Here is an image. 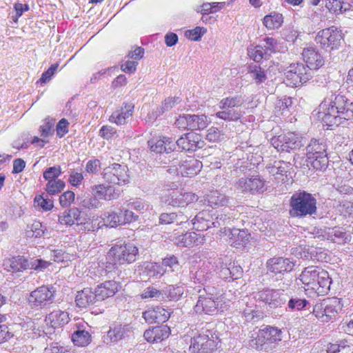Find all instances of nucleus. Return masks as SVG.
Wrapping results in <instances>:
<instances>
[{
  "instance_id": "1",
  "label": "nucleus",
  "mask_w": 353,
  "mask_h": 353,
  "mask_svg": "<svg viewBox=\"0 0 353 353\" xmlns=\"http://www.w3.org/2000/svg\"><path fill=\"white\" fill-rule=\"evenodd\" d=\"M319 117L332 130L353 118V103L341 93H331L319 105Z\"/></svg>"
},
{
  "instance_id": "2",
  "label": "nucleus",
  "mask_w": 353,
  "mask_h": 353,
  "mask_svg": "<svg viewBox=\"0 0 353 353\" xmlns=\"http://www.w3.org/2000/svg\"><path fill=\"white\" fill-rule=\"evenodd\" d=\"M305 291L318 296L329 292L332 283L329 273L318 266H308L303 269L299 276Z\"/></svg>"
},
{
  "instance_id": "3",
  "label": "nucleus",
  "mask_w": 353,
  "mask_h": 353,
  "mask_svg": "<svg viewBox=\"0 0 353 353\" xmlns=\"http://www.w3.org/2000/svg\"><path fill=\"white\" fill-rule=\"evenodd\" d=\"M139 254L138 248L132 243H117L109 250L106 259L105 272H110L117 265L132 263Z\"/></svg>"
},
{
  "instance_id": "4",
  "label": "nucleus",
  "mask_w": 353,
  "mask_h": 353,
  "mask_svg": "<svg viewBox=\"0 0 353 353\" xmlns=\"http://www.w3.org/2000/svg\"><path fill=\"white\" fill-rule=\"evenodd\" d=\"M317 200L314 195L305 190L294 192L290 199L289 214L293 218L313 216L317 213Z\"/></svg>"
},
{
  "instance_id": "5",
  "label": "nucleus",
  "mask_w": 353,
  "mask_h": 353,
  "mask_svg": "<svg viewBox=\"0 0 353 353\" xmlns=\"http://www.w3.org/2000/svg\"><path fill=\"white\" fill-rule=\"evenodd\" d=\"M212 269L213 267L210 263H203L198 270H190L189 277L194 283L203 286V292L201 290H199L200 294L220 301L221 296L220 289L211 285L212 283L217 282L216 277L212 271Z\"/></svg>"
},
{
  "instance_id": "6",
  "label": "nucleus",
  "mask_w": 353,
  "mask_h": 353,
  "mask_svg": "<svg viewBox=\"0 0 353 353\" xmlns=\"http://www.w3.org/2000/svg\"><path fill=\"white\" fill-rule=\"evenodd\" d=\"M203 263H210L213 267L212 272L216 277L225 281H232L241 277L243 269L240 265L232 264L231 259L228 256L221 255Z\"/></svg>"
},
{
  "instance_id": "7",
  "label": "nucleus",
  "mask_w": 353,
  "mask_h": 353,
  "mask_svg": "<svg viewBox=\"0 0 353 353\" xmlns=\"http://www.w3.org/2000/svg\"><path fill=\"white\" fill-rule=\"evenodd\" d=\"M307 164L316 170H324L328 165L327 145L323 140L312 139L305 148Z\"/></svg>"
},
{
  "instance_id": "8",
  "label": "nucleus",
  "mask_w": 353,
  "mask_h": 353,
  "mask_svg": "<svg viewBox=\"0 0 353 353\" xmlns=\"http://www.w3.org/2000/svg\"><path fill=\"white\" fill-rule=\"evenodd\" d=\"M151 150L156 153V165L170 164L172 157L178 154L172 153L175 149V142L167 137L152 138L148 141Z\"/></svg>"
},
{
  "instance_id": "9",
  "label": "nucleus",
  "mask_w": 353,
  "mask_h": 353,
  "mask_svg": "<svg viewBox=\"0 0 353 353\" xmlns=\"http://www.w3.org/2000/svg\"><path fill=\"white\" fill-rule=\"evenodd\" d=\"M342 299L332 297L325 299L314 306L313 314L321 322H328L336 319L343 308Z\"/></svg>"
},
{
  "instance_id": "10",
  "label": "nucleus",
  "mask_w": 353,
  "mask_h": 353,
  "mask_svg": "<svg viewBox=\"0 0 353 353\" xmlns=\"http://www.w3.org/2000/svg\"><path fill=\"white\" fill-rule=\"evenodd\" d=\"M55 295L56 290L52 285H43L30 293L28 304L32 309H42L54 302Z\"/></svg>"
},
{
  "instance_id": "11",
  "label": "nucleus",
  "mask_w": 353,
  "mask_h": 353,
  "mask_svg": "<svg viewBox=\"0 0 353 353\" xmlns=\"http://www.w3.org/2000/svg\"><path fill=\"white\" fill-rule=\"evenodd\" d=\"M343 41L341 30L334 26L319 31L315 37L316 43L323 49L330 52L338 50Z\"/></svg>"
},
{
  "instance_id": "12",
  "label": "nucleus",
  "mask_w": 353,
  "mask_h": 353,
  "mask_svg": "<svg viewBox=\"0 0 353 353\" xmlns=\"http://www.w3.org/2000/svg\"><path fill=\"white\" fill-rule=\"evenodd\" d=\"M303 139L302 137L294 132H288L273 137L270 143L279 152H291L303 145Z\"/></svg>"
},
{
  "instance_id": "13",
  "label": "nucleus",
  "mask_w": 353,
  "mask_h": 353,
  "mask_svg": "<svg viewBox=\"0 0 353 353\" xmlns=\"http://www.w3.org/2000/svg\"><path fill=\"white\" fill-rule=\"evenodd\" d=\"M285 79L292 87H299L307 82L313 77V72L303 63H292L285 72Z\"/></svg>"
},
{
  "instance_id": "14",
  "label": "nucleus",
  "mask_w": 353,
  "mask_h": 353,
  "mask_svg": "<svg viewBox=\"0 0 353 353\" xmlns=\"http://www.w3.org/2000/svg\"><path fill=\"white\" fill-rule=\"evenodd\" d=\"M254 298L258 301L268 305L270 308L281 307L286 303L288 300L287 294L283 290L270 288L258 291Z\"/></svg>"
},
{
  "instance_id": "15",
  "label": "nucleus",
  "mask_w": 353,
  "mask_h": 353,
  "mask_svg": "<svg viewBox=\"0 0 353 353\" xmlns=\"http://www.w3.org/2000/svg\"><path fill=\"white\" fill-rule=\"evenodd\" d=\"M234 185L242 193L253 195L262 194L267 190L266 181L260 175L240 178Z\"/></svg>"
},
{
  "instance_id": "16",
  "label": "nucleus",
  "mask_w": 353,
  "mask_h": 353,
  "mask_svg": "<svg viewBox=\"0 0 353 353\" xmlns=\"http://www.w3.org/2000/svg\"><path fill=\"white\" fill-rule=\"evenodd\" d=\"M218 342L214 340L212 332L206 330L191 339L189 350L192 353H211L216 349Z\"/></svg>"
},
{
  "instance_id": "17",
  "label": "nucleus",
  "mask_w": 353,
  "mask_h": 353,
  "mask_svg": "<svg viewBox=\"0 0 353 353\" xmlns=\"http://www.w3.org/2000/svg\"><path fill=\"white\" fill-rule=\"evenodd\" d=\"M172 167H174L173 172L181 174L185 177H192L201 171L202 168L201 161L189 157L183 161H179L178 157L174 156L171 160Z\"/></svg>"
},
{
  "instance_id": "18",
  "label": "nucleus",
  "mask_w": 353,
  "mask_h": 353,
  "mask_svg": "<svg viewBox=\"0 0 353 353\" xmlns=\"http://www.w3.org/2000/svg\"><path fill=\"white\" fill-rule=\"evenodd\" d=\"M105 217L106 226L116 228L137 221L139 216L127 208H117L109 211Z\"/></svg>"
},
{
  "instance_id": "19",
  "label": "nucleus",
  "mask_w": 353,
  "mask_h": 353,
  "mask_svg": "<svg viewBox=\"0 0 353 353\" xmlns=\"http://www.w3.org/2000/svg\"><path fill=\"white\" fill-rule=\"evenodd\" d=\"M103 178L109 183L119 185L127 184L130 181L128 167L113 163L104 169Z\"/></svg>"
},
{
  "instance_id": "20",
  "label": "nucleus",
  "mask_w": 353,
  "mask_h": 353,
  "mask_svg": "<svg viewBox=\"0 0 353 353\" xmlns=\"http://www.w3.org/2000/svg\"><path fill=\"white\" fill-rule=\"evenodd\" d=\"M265 265L268 272L281 276L290 272L294 269L295 261L290 258L274 256L268 259Z\"/></svg>"
},
{
  "instance_id": "21",
  "label": "nucleus",
  "mask_w": 353,
  "mask_h": 353,
  "mask_svg": "<svg viewBox=\"0 0 353 353\" xmlns=\"http://www.w3.org/2000/svg\"><path fill=\"white\" fill-rule=\"evenodd\" d=\"M221 301H216L208 298L203 294H199L194 311L197 314L214 315L219 311L223 312L221 307H219Z\"/></svg>"
},
{
  "instance_id": "22",
  "label": "nucleus",
  "mask_w": 353,
  "mask_h": 353,
  "mask_svg": "<svg viewBox=\"0 0 353 353\" xmlns=\"http://www.w3.org/2000/svg\"><path fill=\"white\" fill-rule=\"evenodd\" d=\"M177 145L182 150L192 152L202 148L205 143L199 134L189 132L181 136L176 142Z\"/></svg>"
},
{
  "instance_id": "23",
  "label": "nucleus",
  "mask_w": 353,
  "mask_h": 353,
  "mask_svg": "<svg viewBox=\"0 0 353 353\" xmlns=\"http://www.w3.org/2000/svg\"><path fill=\"white\" fill-rule=\"evenodd\" d=\"M301 54L306 63L305 67L311 72L319 69L324 65L325 61L323 56L314 46L303 48Z\"/></svg>"
},
{
  "instance_id": "24",
  "label": "nucleus",
  "mask_w": 353,
  "mask_h": 353,
  "mask_svg": "<svg viewBox=\"0 0 353 353\" xmlns=\"http://www.w3.org/2000/svg\"><path fill=\"white\" fill-rule=\"evenodd\" d=\"M172 241L179 247H193L203 244L205 237L201 234L191 232L175 236Z\"/></svg>"
},
{
  "instance_id": "25",
  "label": "nucleus",
  "mask_w": 353,
  "mask_h": 353,
  "mask_svg": "<svg viewBox=\"0 0 353 353\" xmlns=\"http://www.w3.org/2000/svg\"><path fill=\"white\" fill-rule=\"evenodd\" d=\"M142 316L148 323H161L169 319L170 313L165 309L157 306L143 312Z\"/></svg>"
},
{
  "instance_id": "26",
  "label": "nucleus",
  "mask_w": 353,
  "mask_h": 353,
  "mask_svg": "<svg viewBox=\"0 0 353 353\" xmlns=\"http://www.w3.org/2000/svg\"><path fill=\"white\" fill-rule=\"evenodd\" d=\"M120 288L119 283L114 280L106 281L98 285L94 291L99 302L113 296Z\"/></svg>"
},
{
  "instance_id": "27",
  "label": "nucleus",
  "mask_w": 353,
  "mask_h": 353,
  "mask_svg": "<svg viewBox=\"0 0 353 353\" xmlns=\"http://www.w3.org/2000/svg\"><path fill=\"white\" fill-rule=\"evenodd\" d=\"M327 239L338 244L348 243L352 241V236L345 228L335 226L330 228L326 232Z\"/></svg>"
},
{
  "instance_id": "28",
  "label": "nucleus",
  "mask_w": 353,
  "mask_h": 353,
  "mask_svg": "<svg viewBox=\"0 0 353 353\" xmlns=\"http://www.w3.org/2000/svg\"><path fill=\"white\" fill-rule=\"evenodd\" d=\"M170 334V327L166 325H162L146 330L143 336L150 343H157L167 339Z\"/></svg>"
},
{
  "instance_id": "29",
  "label": "nucleus",
  "mask_w": 353,
  "mask_h": 353,
  "mask_svg": "<svg viewBox=\"0 0 353 353\" xmlns=\"http://www.w3.org/2000/svg\"><path fill=\"white\" fill-rule=\"evenodd\" d=\"M214 214L210 211L202 210L199 212L191 221L193 228L197 231H205L213 228L212 223Z\"/></svg>"
},
{
  "instance_id": "30",
  "label": "nucleus",
  "mask_w": 353,
  "mask_h": 353,
  "mask_svg": "<svg viewBox=\"0 0 353 353\" xmlns=\"http://www.w3.org/2000/svg\"><path fill=\"white\" fill-rule=\"evenodd\" d=\"M234 220L233 212L223 210L216 215L212 223L213 228H221L220 232L227 234L230 229L228 226L232 225Z\"/></svg>"
},
{
  "instance_id": "31",
  "label": "nucleus",
  "mask_w": 353,
  "mask_h": 353,
  "mask_svg": "<svg viewBox=\"0 0 353 353\" xmlns=\"http://www.w3.org/2000/svg\"><path fill=\"white\" fill-rule=\"evenodd\" d=\"M132 332V327L130 324H114L110 327L107 336L111 342L116 343L128 336Z\"/></svg>"
},
{
  "instance_id": "32",
  "label": "nucleus",
  "mask_w": 353,
  "mask_h": 353,
  "mask_svg": "<svg viewBox=\"0 0 353 353\" xmlns=\"http://www.w3.org/2000/svg\"><path fill=\"white\" fill-rule=\"evenodd\" d=\"M75 302L80 308H85L90 305L96 304L99 302L94 290L92 288H84L76 296Z\"/></svg>"
},
{
  "instance_id": "33",
  "label": "nucleus",
  "mask_w": 353,
  "mask_h": 353,
  "mask_svg": "<svg viewBox=\"0 0 353 353\" xmlns=\"http://www.w3.org/2000/svg\"><path fill=\"white\" fill-rule=\"evenodd\" d=\"M229 243L235 248L244 247L249 241L250 234L248 230L238 228L228 229Z\"/></svg>"
},
{
  "instance_id": "34",
  "label": "nucleus",
  "mask_w": 353,
  "mask_h": 353,
  "mask_svg": "<svg viewBox=\"0 0 353 353\" xmlns=\"http://www.w3.org/2000/svg\"><path fill=\"white\" fill-rule=\"evenodd\" d=\"M3 265L8 272H18L28 269V259L23 256H16L6 259Z\"/></svg>"
},
{
  "instance_id": "35",
  "label": "nucleus",
  "mask_w": 353,
  "mask_h": 353,
  "mask_svg": "<svg viewBox=\"0 0 353 353\" xmlns=\"http://www.w3.org/2000/svg\"><path fill=\"white\" fill-rule=\"evenodd\" d=\"M45 321L47 324L50 323L52 327L57 328L67 324L70 318L67 312L55 310L46 316Z\"/></svg>"
},
{
  "instance_id": "36",
  "label": "nucleus",
  "mask_w": 353,
  "mask_h": 353,
  "mask_svg": "<svg viewBox=\"0 0 353 353\" xmlns=\"http://www.w3.org/2000/svg\"><path fill=\"white\" fill-rule=\"evenodd\" d=\"M249 345L259 351L268 352L274 348V345H270L268 341H266L265 335L261 329L256 333V336L250 340Z\"/></svg>"
},
{
  "instance_id": "37",
  "label": "nucleus",
  "mask_w": 353,
  "mask_h": 353,
  "mask_svg": "<svg viewBox=\"0 0 353 353\" xmlns=\"http://www.w3.org/2000/svg\"><path fill=\"white\" fill-rule=\"evenodd\" d=\"M133 110L132 103H125L121 111H116L112 114L110 121L117 125H123L126 123V119L132 115Z\"/></svg>"
},
{
  "instance_id": "38",
  "label": "nucleus",
  "mask_w": 353,
  "mask_h": 353,
  "mask_svg": "<svg viewBox=\"0 0 353 353\" xmlns=\"http://www.w3.org/2000/svg\"><path fill=\"white\" fill-rule=\"evenodd\" d=\"M180 102L179 97H168L165 99L161 108H157L149 114L150 119H156L163 113L172 110L177 103Z\"/></svg>"
},
{
  "instance_id": "39",
  "label": "nucleus",
  "mask_w": 353,
  "mask_h": 353,
  "mask_svg": "<svg viewBox=\"0 0 353 353\" xmlns=\"http://www.w3.org/2000/svg\"><path fill=\"white\" fill-rule=\"evenodd\" d=\"M206 201L209 206L217 208L228 205L229 198L219 191H213L207 196Z\"/></svg>"
},
{
  "instance_id": "40",
  "label": "nucleus",
  "mask_w": 353,
  "mask_h": 353,
  "mask_svg": "<svg viewBox=\"0 0 353 353\" xmlns=\"http://www.w3.org/2000/svg\"><path fill=\"white\" fill-rule=\"evenodd\" d=\"M309 305L310 302L306 299L294 295L289 298L285 310L292 312L301 311Z\"/></svg>"
},
{
  "instance_id": "41",
  "label": "nucleus",
  "mask_w": 353,
  "mask_h": 353,
  "mask_svg": "<svg viewBox=\"0 0 353 353\" xmlns=\"http://www.w3.org/2000/svg\"><path fill=\"white\" fill-rule=\"evenodd\" d=\"M85 219V221L81 225V230L83 231L95 232L103 225H106L105 219L99 216H93L92 219L86 216Z\"/></svg>"
},
{
  "instance_id": "42",
  "label": "nucleus",
  "mask_w": 353,
  "mask_h": 353,
  "mask_svg": "<svg viewBox=\"0 0 353 353\" xmlns=\"http://www.w3.org/2000/svg\"><path fill=\"white\" fill-rule=\"evenodd\" d=\"M283 22V15L278 12H271L263 18V25L269 30L280 28Z\"/></svg>"
},
{
  "instance_id": "43",
  "label": "nucleus",
  "mask_w": 353,
  "mask_h": 353,
  "mask_svg": "<svg viewBox=\"0 0 353 353\" xmlns=\"http://www.w3.org/2000/svg\"><path fill=\"white\" fill-rule=\"evenodd\" d=\"M263 42L269 57L272 53L284 52L287 50V47L284 46L283 43L272 37H265Z\"/></svg>"
},
{
  "instance_id": "44",
  "label": "nucleus",
  "mask_w": 353,
  "mask_h": 353,
  "mask_svg": "<svg viewBox=\"0 0 353 353\" xmlns=\"http://www.w3.org/2000/svg\"><path fill=\"white\" fill-rule=\"evenodd\" d=\"M189 130H203L208 125V120L205 115L189 114Z\"/></svg>"
},
{
  "instance_id": "45",
  "label": "nucleus",
  "mask_w": 353,
  "mask_h": 353,
  "mask_svg": "<svg viewBox=\"0 0 353 353\" xmlns=\"http://www.w3.org/2000/svg\"><path fill=\"white\" fill-rule=\"evenodd\" d=\"M265 335L266 341L270 342V345L281 341L282 339V331L281 329L270 325H266L264 328L261 329Z\"/></svg>"
},
{
  "instance_id": "46",
  "label": "nucleus",
  "mask_w": 353,
  "mask_h": 353,
  "mask_svg": "<svg viewBox=\"0 0 353 353\" xmlns=\"http://www.w3.org/2000/svg\"><path fill=\"white\" fill-rule=\"evenodd\" d=\"M216 113V117L225 121H236L242 117V112L236 108H222Z\"/></svg>"
},
{
  "instance_id": "47",
  "label": "nucleus",
  "mask_w": 353,
  "mask_h": 353,
  "mask_svg": "<svg viewBox=\"0 0 353 353\" xmlns=\"http://www.w3.org/2000/svg\"><path fill=\"white\" fill-rule=\"evenodd\" d=\"M91 336L88 331L78 327L72 335V341L74 345L78 346H85L90 343Z\"/></svg>"
},
{
  "instance_id": "48",
  "label": "nucleus",
  "mask_w": 353,
  "mask_h": 353,
  "mask_svg": "<svg viewBox=\"0 0 353 353\" xmlns=\"http://www.w3.org/2000/svg\"><path fill=\"white\" fill-rule=\"evenodd\" d=\"M163 301H177L183 294V288L181 286L169 285L162 290Z\"/></svg>"
},
{
  "instance_id": "49",
  "label": "nucleus",
  "mask_w": 353,
  "mask_h": 353,
  "mask_svg": "<svg viewBox=\"0 0 353 353\" xmlns=\"http://www.w3.org/2000/svg\"><path fill=\"white\" fill-rule=\"evenodd\" d=\"M244 99L241 95L230 96L222 99L219 102L220 108L239 109L243 104Z\"/></svg>"
},
{
  "instance_id": "50",
  "label": "nucleus",
  "mask_w": 353,
  "mask_h": 353,
  "mask_svg": "<svg viewBox=\"0 0 353 353\" xmlns=\"http://www.w3.org/2000/svg\"><path fill=\"white\" fill-rule=\"evenodd\" d=\"M248 73L256 84H261L267 79L265 70L256 64L249 65Z\"/></svg>"
},
{
  "instance_id": "51",
  "label": "nucleus",
  "mask_w": 353,
  "mask_h": 353,
  "mask_svg": "<svg viewBox=\"0 0 353 353\" xmlns=\"http://www.w3.org/2000/svg\"><path fill=\"white\" fill-rule=\"evenodd\" d=\"M162 290H159L154 286H148L145 288L140 294L142 299H152L157 301H163L162 295Z\"/></svg>"
},
{
  "instance_id": "52",
  "label": "nucleus",
  "mask_w": 353,
  "mask_h": 353,
  "mask_svg": "<svg viewBox=\"0 0 353 353\" xmlns=\"http://www.w3.org/2000/svg\"><path fill=\"white\" fill-rule=\"evenodd\" d=\"M242 316L247 322H256L263 316V313L253 306H247L243 310Z\"/></svg>"
},
{
  "instance_id": "53",
  "label": "nucleus",
  "mask_w": 353,
  "mask_h": 353,
  "mask_svg": "<svg viewBox=\"0 0 353 353\" xmlns=\"http://www.w3.org/2000/svg\"><path fill=\"white\" fill-rule=\"evenodd\" d=\"M162 265L165 268L164 272H177L181 269L178 259L174 255L163 259Z\"/></svg>"
},
{
  "instance_id": "54",
  "label": "nucleus",
  "mask_w": 353,
  "mask_h": 353,
  "mask_svg": "<svg viewBox=\"0 0 353 353\" xmlns=\"http://www.w3.org/2000/svg\"><path fill=\"white\" fill-rule=\"evenodd\" d=\"M65 182L61 179L48 181L46 191L50 195H56L60 193L65 188Z\"/></svg>"
},
{
  "instance_id": "55",
  "label": "nucleus",
  "mask_w": 353,
  "mask_h": 353,
  "mask_svg": "<svg viewBox=\"0 0 353 353\" xmlns=\"http://www.w3.org/2000/svg\"><path fill=\"white\" fill-rule=\"evenodd\" d=\"M34 203L36 207L39 208L43 211L51 210L54 207V202L52 199L43 194L37 195L34 197Z\"/></svg>"
},
{
  "instance_id": "56",
  "label": "nucleus",
  "mask_w": 353,
  "mask_h": 353,
  "mask_svg": "<svg viewBox=\"0 0 353 353\" xmlns=\"http://www.w3.org/2000/svg\"><path fill=\"white\" fill-rule=\"evenodd\" d=\"M28 269L33 270L37 272H43L51 265V263L49 261L35 258H32L30 261L28 260Z\"/></svg>"
},
{
  "instance_id": "57",
  "label": "nucleus",
  "mask_w": 353,
  "mask_h": 353,
  "mask_svg": "<svg viewBox=\"0 0 353 353\" xmlns=\"http://www.w3.org/2000/svg\"><path fill=\"white\" fill-rule=\"evenodd\" d=\"M249 54L251 58L256 62H259L262 59H268L270 58L266 49L263 46L259 45L251 50H249Z\"/></svg>"
},
{
  "instance_id": "58",
  "label": "nucleus",
  "mask_w": 353,
  "mask_h": 353,
  "mask_svg": "<svg viewBox=\"0 0 353 353\" xmlns=\"http://www.w3.org/2000/svg\"><path fill=\"white\" fill-rule=\"evenodd\" d=\"M183 193L178 191H173L168 195L166 203L174 207H183Z\"/></svg>"
},
{
  "instance_id": "59",
  "label": "nucleus",
  "mask_w": 353,
  "mask_h": 353,
  "mask_svg": "<svg viewBox=\"0 0 353 353\" xmlns=\"http://www.w3.org/2000/svg\"><path fill=\"white\" fill-rule=\"evenodd\" d=\"M207 29L203 27L196 26L192 30H188L185 32V36L192 41H200L201 37L206 33Z\"/></svg>"
},
{
  "instance_id": "60",
  "label": "nucleus",
  "mask_w": 353,
  "mask_h": 353,
  "mask_svg": "<svg viewBox=\"0 0 353 353\" xmlns=\"http://www.w3.org/2000/svg\"><path fill=\"white\" fill-rule=\"evenodd\" d=\"M310 254V258L312 261L319 262H327L330 258L326 250L322 248H315L312 249Z\"/></svg>"
},
{
  "instance_id": "61",
  "label": "nucleus",
  "mask_w": 353,
  "mask_h": 353,
  "mask_svg": "<svg viewBox=\"0 0 353 353\" xmlns=\"http://www.w3.org/2000/svg\"><path fill=\"white\" fill-rule=\"evenodd\" d=\"M61 169L59 165H55L47 168L43 173V176L46 181L58 180V177L61 174Z\"/></svg>"
},
{
  "instance_id": "62",
  "label": "nucleus",
  "mask_w": 353,
  "mask_h": 353,
  "mask_svg": "<svg viewBox=\"0 0 353 353\" xmlns=\"http://www.w3.org/2000/svg\"><path fill=\"white\" fill-rule=\"evenodd\" d=\"M101 202L95 196H87L84 198L80 203V205L82 208L88 210L97 209L101 206Z\"/></svg>"
},
{
  "instance_id": "63",
  "label": "nucleus",
  "mask_w": 353,
  "mask_h": 353,
  "mask_svg": "<svg viewBox=\"0 0 353 353\" xmlns=\"http://www.w3.org/2000/svg\"><path fill=\"white\" fill-rule=\"evenodd\" d=\"M54 120L47 118L45 119L44 123L39 128L41 137H48L53 132V126Z\"/></svg>"
},
{
  "instance_id": "64",
  "label": "nucleus",
  "mask_w": 353,
  "mask_h": 353,
  "mask_svg": "<svg viewBox=\"0 0 353 353\" xmlns=\"http://www.w3.org/2000/svg\"><path fill=\"white\" fill-rule=\"evenodd\" d=\"M75 194L72 191L68 190L59 196L60 205L63 207H68L74 200Z\"/></svg>"
}]
</instances>
